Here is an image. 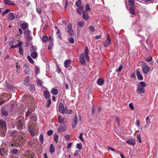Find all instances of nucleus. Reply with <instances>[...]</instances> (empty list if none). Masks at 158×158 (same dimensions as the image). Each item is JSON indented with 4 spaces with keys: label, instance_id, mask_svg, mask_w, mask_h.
Returning <instances> with one entry per match:
<instances>
[{
    "label": "nucleus",
    "instance_id": "nucleus-42",
    "mask_svg": "<svg viewBox=\"0 0 158 158\" xmlns=\"http://www.w3.org/2000/svg\"><path fill=\"white\" fill-rule=\"evenodd\" d=\"M149 119V116H148L146 117V120H145L146 123H147V124H146V125H145V127H148V124L149 123H150V122H148Z\"/></svg>",
    "mask_w": 158,
    "mask_h": 158
},
{
    "label": "nucleus",
    "instance_id": "nucleus-6",
    "mask_svg": "<svg viewBox=\"0 0 158 158\" xmlns=\"http://www.w3.org/2000/svg\"><path fill=\"white\" fill-rule=\"evenodd\" d=\"M111 40L109 35H107V39L104 44V46L105 47H108L110 44Z\"/></svg>",
    "mask_w": 158,
    "mask_h": 158
},
{
    "label": "nucleus",
    "instance_id": "nucleus-14",
    "mask_svg": "<svg viewBox=\"0 0 158 158\" xmlns=\"http://www.w3.org/2000/svg\"><path fill=\"white\" fill-rule=\"evenodd\" d=\"M84 8V7L83 6L81 5L80 6L78 7V8L77 9V12L78 13V14L80 15L81 14L82 12H83V9Z\"/></svg>",
    "mask_w": 158,
    "mask_h": 158
},
{
    "label": "nucleus",
    "instance_id": "nucleus-52",
    "mask_svg": "<svg viewBox=\"0 0 158 158\" xmlns=\"http://www.w3.org/2000/svg\"><path fill=\"white\" fill-rule=\"evenodd\" d=\"M53 133V131L52 130H49L47 132V134L48 135H50L52 134Z\"/></svg>",
    "mask_w": 158,
    "mask_h": 158
},
{
    "label": "nucleus",
    "instance_id": "nucleus-58",
    "mask_svg": "<svg viewBox=\"0 0 158 158\" xmlns=\"http://www.w3.org/2000/svg\"><path fill=\"white\" fill-rule=\"evenodd\" d=\"M107 148L108 149L110 150H111L112 151H115V149H114V148H112L111 147H109V146H107Z\"/></svg>",
    "mask_w": 158,
    "mask_h": 158
},
{
    "label": "nucleus",
    "instance_id": "nucleus-33",
    "mask_svg": "<svg viewBox=\"0 0 158 158\" xmlns=\"http://www.w3.org/2000/svg\"><path fill=\"white\" fill-rule=\"evenodd\" d=\"M58 122L61 124H63L64 123V119L61 117H58Z\"/></svg>",
    "mask_w": 158,
    "mask_h": 158
},
{
    "label": "nucleus",
    "instance_id": "nucleus-45",
    "mask_svg": "<svg viewBox=\"0 0 158 158\" xmlns=\"http://www.w3.org/2000/svg\"><path fill=\"white\" fill-rule=\"evenodd\" d=\"M19 51L20 54L21 55H23V51L22 47H21L19 48Z\"/></svg>",
    "mask_w": 158,
    "mask_h": 158
},
{
    "label": "nucleus",
    "instance_id": "nucleus-3",
    "mask_svg": "<svg viewBox=\"0 0 158 158\" xmlns=\"http://www.w3.org/2000/svg\"><path fill=\"white\" fill-rule=\"evenodd\" d=\"M22 139H13V142L11 144L12 147H17L20 146Z\"/></svg>",
    "mask_w": 158,
    "mask_h": 158
},
{
    "label": "nucleus",
    "instance_id": "nucleus-32",
    "mask_svg": "<svg viewBox=\"0 0 158 158\" xmlns=\"http://www.w3.org/2000/svg\"><path fill=\"white\" fill-rule=\"evenodd\" d=\"M134 8L133 6H130V13L132 15H135Z\"/></svg>",
    "mask_w": 158,
    "mask_h": 158
},
{
    "label": "nucleus",
    "instance_id": "nucleus-12",
    "mask_svg": "<svg viewBox=\"0 0 158 158\" xmlns=\"http://www.w3.org/2000/svg\"><path fill=\"white\" fill-rule=\"evenodd\" d=\"M7 19L9 20H13L15 19V16L12 13H10L7 16Z\"/></svg>",
    "mask_w": 158,
    "mask_h": 158
},
{
    "label": "nucleus",
    "instance_id": "nucleus-54",
    "mask_svg": "<svg viewBox=\"0 0 158 158\" xmlns=\"http://www.w3.org/2000/svg\"><path fill=\"white\" fill-rule=\"evenodd\" d=\"M23 44V42H19L17 44H16L17 47H19V48L22 47L21 46Z\"/></svg>",
    "mask_w": 158,
    "mask_h": 158
},
{
    "label": "nucleus",
    "instance_id": "nucleus-43",
    "mask_svg": "<svg viewBox=\"0 0 158 158\" xmlns=\"http://www.w3.org/2000/svg\"><path fill=\"white\" fill-rule=\"evenodd\" d=\"M81 4V1L80 0H78L75 3L77 7H79L80 6Z\"/></svg>",
    "mask_w": 158,
    "mask_h": 158
},
{
    "label": "nucleus",
    "instance_id": "nucleus-34",
    "mask_svg": "<svg viewBox=\"0 0 158 158\" xmlns=\"http://www.w3.org/2000/svg\"><path fill=\"white\" fill-rule=\"evenodd\" d=\"M76 147L79 150H81L82 148V145L81 143L77 144Z\"/></svg>",
    "mask_w": 158,
    "mask_h": 158
},
{
    "label": "nucleus",
    "instance_id": "nucleus-48",
    "mask_svg": "<svg viewBox=\"0 0 158 158\" xmlns=\"http://www.w3.org/2000/svg\"><path fill=\"white\" fill-rule=\"evenodd\" d=\"M90 8L88 4H87L86 6L85 7V10L86 11H90Z\"/></svg>",
    "mask_w": 158,
    "mask_h": 158
},
{
    "label": "nucleus",
    "instance_id": "nucleus-53",
    "mask_svg": "<svg viewBox=\"0 0 158 158\" xmlns=\"http://www.w3.org/2000/svg\"><path fill=\"white\" fill-rule=\"evenodd\" d=\"M129 106L131 110H134V106H133V105L132 103H130L129 104Z\"/></svg>",
    "mask_w": 158,
    "mask_h": 158
},
{
    "label": "nucleus",
    "instance_id": "nucleus-4",
    "mask_svg": "<svg viewBox=\"0 0 158 158\" xmlns=\"http://www.w3.org/2000/svg\"><path fill=\"white\" fill-rule=\"evenodd\" d=\"M68 31L69 35L71 36H73L74 35V34L73 29L72 27V24L69 23L67 28Z\"/></svg>",
    "mask_w": 158,
    "mask_h": 158
},
{
    "label": "nucleus",
    "instance_id": "nucleus-13",
    "mask_svg": "<svg viewBox=\"0 0 158 158\" xmlns=\"http://www.w3.org/2000/svg\"><path fill=\"white\" fill-rule=\"evenodd\" d=\"M4 3L8 5H14L15 4V3L12 2L10 0H4Z\"/></svg>",
    "mask_w": 158,
    "mask_h": 158
},
{
    "label": "nucleus",
    "instance_id": "nucleus-1",
    "mask_svg": "<svg viewBox=\"0 0 158 158\" xmlns=\"http://www.w3.org/2000/svg\"><path fill=\"white\" fill-rule=\"evenodd\" d=\"M146 86V83L143 81H141L138 85L137 91L140 93H143L145 92V89Z\"/></svg>",
    "mask_w": 158,
    "mask_h": 158
},
{
    "label": "nucleus",
    "instance_id": "nucleus-21",
    "mask_svg": "<svg viewBox=\"0 0 158 158\" xmlns=\"http://www.w3.org/2000/svg\"><path fill=\"white\" fill-rule=\"evenodd\" d=\"M24 39L27 41H31L32 40V36L30 35H25Z\"/></svg>",
    "mask_w": 158,
    "mask_h": 158
},
{
    "label": "nucleus",
    "instance_id": "nucleus-55",
    "mask_svg": "<svg viewBox=\"0 0 158 158\" xmlns=\"http://www.w3.org/2000/svg\"><path fill=\"white\" fill-rule=\"evenodd\" d=\"M36 10L37 12L39 13L40 14L42 12L41 10V9L39 7H37L36 8Z\"/></svg>",
    "mask_w": 158,
    "mask_h": 158
},
{
    "label": "nucleus",
    "instance_id": "nucleus-59",
    "mask_svg": "<svg viewBox=\"0 0 158 158\" xmlns=\"http://www.w3.org/2000/svg\"><path fill=\"white\" fill-rule=\"evenodd\" d=\"M14 40L13 39L11 40L9 42V45H12L14 43Z\"/></svg>",
    "mask_w": 158,
    "mask_h": 158
},
{
    "label": "nucleus",
    "instance_id": "nucleus-60",
    "mask_svg": "<svg viewBox=\"0 0 158 158\" xmlns=\"http://www.w3.org/2000/svg\"><path fill=\"white\" fill-rule=\"evenodd\" d=\"M78 152H80L79 151H78L77 150L76 152L74 153V155L75 156H78Z\"/></svg>",
    "mask_w": 158,
    "mask_h": 158
},
{
    "label": "nucleus",
    "instance_id": "nucleus-9",
    "mask_svg": "<svg viewBox=\"0 0 158 158\" xmlns=\"http://www.w3.org/2000/svg\"><path fill=\"white\" fill-rule=\"evenodd\" d=\"M71 63V61L70 60L68 59L65 60L64 63V67L67 68H69Z\"/></svg>",
    "mask_w": 158,
    "mask_h": 158
},
{
    "label": "nucleus",
    "instance_id": "nucleus-25",
    "mask_svg": "<svg viewBox=\"0 0 158 158\" xmlns=\"http://www.w3.org/2000/svg\"><path fill=\"white\" fill-rule=\"evenodd\" d=\"M0 125L2 127L3 129H5L6 127V123L2 120L0 121Z\"/></svg>",
    "mask_w": 158,
    "mask_h": 158
},
{
    "label": "nucleus",
    "instance_id": "nucleus-28",
    "mask_svg": "<svg viewBox=\"0 0 158 158\" xmlns=\"http://www.w3.org/2000/svg\"><path fill=\"white\" fill-rule=\"evenodd\" d=\"M2 113L3 116H6L8 115V113L7 110H6L4 108L2 109Z\"/></svg>",
    "mask_w": 158,
    "mask_h": 158
},
{
    "label": "nucleus",
    "instance_id": "nucleus-38",
    "mask_svg": "<svg viewBox=\"0 0 158 158\" xmlns=\"http://www.w3.org/2000/svg\"><path fill=\"white\" fill-rule=\"evenodd\" d=\"M27 58L28 59L29 61L31 64H33L34 63V61L32 60V59L31 58V56H27Z\"/></svg>",
    "mask_w": 158,
    "mask_h": 158
},
{
    "label": "nucleus",
    "instance_id": "nucleus-19",
    "mask_svg": "<svg viewBox=\"0 0 158 158\" xmlns=\"http://www.w3.org/2000/svg\"><path fill=\"white\" fill-rule=\"evenodd\" d=\"M29 76H27L25 78L24 81V83L26 85H28L30 84V80H29Z\"/></svg>",
    "mask_w": 158,
    "mask_h": 158
},
{
    "label": "nucleus",
    "instance_id": "nucleus-8",
    "mask_svg": "<svg viewBox=\"0 0 158 158\" xmlns=\"http://www.w3.org/2000/svg\"><path fill=\"white\" fill-rule=\"evenodd\" d=\"M64 109H65V108H64L63 105L61 103H60V104L59 106V111L60 113H65Z\"/></svg>",
    "mask_w": 158,
    "mask_h": 158
},
{
    "label": "nucleus",
    "instance_id": "nucleus-37",
    "mask_svg": "<svg viewBox=\"0 0 158 158\" xmlns=\"http://www.w3.org/2000/svg\"><path fill=\"white\" fill-rule=\"evenodd\" d=\"M123 67L122 65H120L119 67L117 69H116V71L117 72H120L122 70Z\"/></svg>",
    "mask_w": 158,
    "mask_h": 158
},
{
    "label": "nucleus",
    "instance_id": "nucleus-16",
    "mask_svg": "<svg viewBox=\"0 0 158 158\" xmlns=\"http://www.w3.org/2000/svg\"><path fill=\"white\" fill-rule=\"evenodd\" d=\"M24 70L26 73L29 74L30 73V69L27 64H25L24 66Z\"/></svg>",
    "mask_w": 158,
    "mask_h": 158
},
{
    "label": "nucleus",
    "instance_id": "nucleus-40",
    "mask_svg": "<svg viewBox=\"0 0 158 158\" xmlns=\"http://www.w3.org/2000/svg\"><path fill=\"white\" fill-rule=\"evenodd\" d=\"M30 89L31 91L33 92L35 91V88L34 85H31L30 86Z\"/></svg>",
    "mask_w": 158,
    "mask_h": 158
},
{
    "label": "nucleus",
    "instance_id": "nucleus-29",
    "mask_svg": "<svg viewBox=\"0 0 158 158\" xmlns=\"http://www.w3.org/2000/svg\"><path fill=\"white\" fill-rule=\"evenodd\" d=\"M49 150L50 152L52 153H53L54 152L55 148L53 144H51Z\"/></svg>",
    "mask_w": 158,
    "mask_h": 158
},
{
    "label": "nucleus",
    "instance_id": "nucleus-36",
    "mask_svg": "<svg viewBox=\"0 0 158 158\" xmlns=\"http://www.w3.org/2000/svg\"><path fill=\"white\" fill-rule=\"evenodd\" d=\"M65 113L68 114H70L71 113L72 110H68L67 108L65 107L64 109Z\"/></svg>",
    "mask_w": 158,
    "mask_h": 158
},
{
    "label": "nucleus",
    "instance_id": "nucleus-23",
    "mask_svg": "<svg viewBox=\"0 0 158 158\" xmlns=\"http://www.w3.org/2000/svg\"><path fill=\"white\" fill-rule=\"evenodd\" d=\"M78 121V118L77 116H75L74 118V121H73V123L72 127L74 128L76 126V124L77 123Z\"/></svg>",
    "mask_w": 158,
    "mask_h": 158
},
{
    "label": "nucleus",
    "instance_id": "nucleus-47",
    "mask_svg": "<svg viewBox=\"0 0 158 158\" xmlns=\"http://www.w3.org/2000/svg\"><path fill=\"white\" fill-rule=\"evenodd\" d=\"M11 152L13 154H16L18 153V150L17 149H13Z\"/></svg>",
    "mask_w": 158,
    "mask_h": 158
},
{
    "label": "nucleus",
    "instance_id": "nucleus-10",
    "mask_svg": "<svg viewBox=\"0 0 158 158\" xmlns=\"http://www.w3.org/2000/svg\"><path fill=\"white\" fill-rule=\"evenodd\" d=\"M53 40L51 36L49 37V44L48 46V49L50 50L52 49L53 45Z\"/></svg>",
    "mask_w": 158,
    "mask_h": 158
},
{
    "label": "nucleus",
    "instance_id": "nucleus-7",
    "mask_svg": "<svg viewBox=\"0 0 158 158\" xmlns=\"http://www.w3.org/2000/svg\"><path fill=\"white\" fill-rule=\"evenodd\" d=\"M66 129V127L65 125H61L57 127V130L58 132H62L65 131Z\"/></svg>",
    "mask_w": 158,
    "mask_h": 158
},
{
    "label": "nucleus",
    "instance_id": "nucleus-44",
    "mask_svg": "<svg viewBox=\"0 0 158 158\" xmlns=\"http://www.w3.org/2000/svg\"><path fill=\"white\" fill-rule=\"evenodd\" d=\"M68 41L71 44H73L74 42V39L73 37H70Z\"/></svg>",
    "mask_w": 158,
    "mask_h": 158
},
{
    "label": "nucleus",
    "instance_id": "nucleus-5",
    "mask_svg": "<svg viewBox=\"0 0 158 158\" xmlns=\"http://www.w3.org/2000/svg\"><path fill=\"white\" fill-rule=\"evenodd\" d=\"M79 60L81 63L84 65L86 64L84 58V54L83 53H81L79 56Z\"/></svg>",
    "mask_w": 158,
    "mask_h": 158
},
{
    "label": "nucleus",
    "instance_id": "nucleus-20",
    "mask_svg": "<svg viewBox=\"0 0 158 158\" xmlns=\"http://www.w3.org/2000/svg\"><path fill=\"white\" fill-rule=\"evenodd\" d=\"M104 80L103 79L100 78L97 80V83L99 85H102L104 83Z\"/></svg>",
    "mask_w": 158,
    "mask_h": 158
},
{
    "label": "nucleus",
    "instance_id": "nucleus-31",
    "mask_svg": "<svg viewBox=\"0 0 158 158\" xmlns=\"http://www.w3.org/2000/svg\"><path fill=\"white\" fill-rule=\"evenodd\" d=\"M135 4V0H129L128 1V4L131 6H132Z\"/></svg>",
    "mask_w": 158,
    "mask_h": 158
},
{
    "label": "nucleus",
    "instance_id": "nucleus-18",
    "mask_svg": "<svg viewBox=\"0 0 158 158\" xmlns=\"http://www.w3.org/2000/svg\"><path fill=\"white\" fill-rule=\"evenodd\" d=\"M21 27L23 30H24L28 28V25L27 23L25 22L21 24Z\"/></svg>",
    "mask_w": 158,
    "mask_h": 158
},
{
    "label": "nucleus",
    "instance_id": "nucleus-64",
    "mask_svg": "<svg viewBox=\"0 0 158 158\" xmlns=\"http://www.w3.org/2000/svg\"><path fill=\"white\" fill-rule=\"evenodd\" d=\"M31 113V112L30 111H29V110L28 109V110H27V111L26 114V115L27 116H29V114Z\"/></svg>",
    "mask_w": 158,
    "mask_h": 158
},
{
    "label": "nucleus",
    "instance_id": "nucleus-49",
    "mask_svg": "<svg viewBox=\"0 0 158 158\" xmlns=\"http://www.w3.org/2000/svg\"><path fill=\"white\" fill-rule=\"evenodd\" d=\"M115 121L117 122L118 126L120 125L119 122L120 121V120L119 118H118L117 117H115Z\"/></svg>",
    "mask_w": 158,
    "mask_h": 158
},
{
    "label": "nucleus",
    "instance_id": "nucleus-22",
    "mask_svg": "<svg viewBox=\"0 0 158 158\" xmlns=\"http://www.w3.org/2000/svg\"><path fill=\"white\" fill-rule=\"evenodd\" d=\"M42 40L43 43H47L49 41V37L48 38L47 36H44L42 37Z\"/></svg>",
    "mask_w": 158,
    "mask_h": 158
},
{
    "label": "nucleus",
    "instance_id": "nucleus-2",
    "mask_svg": "<svg viewBox=\"0 0 158 158\" xmlns=\"http://www.w3.org/2000/svg\"><path fill=\"white\" fill-rule=\"evenodd\" d=\"M139 63L141 64V65L143 66L142 68L143 73L145 74H147L149 71L150 68L147 65V64L145 63L143 61H140Z\"/></svg>",
    "mask_w": 158,
    "mask_h": 158
},
{
    "label": "nucleus",
    "instance_id": "nucleus-51",
    "mask_svg": "<svg viewBox=\"0 0 158 158\" xmlns=\"http://www.w3.org/2000/svg\"><path fill=\"white\" fill-rule=\"evenodd\" d=\"M51 100L50 99H49L48 100L47 104L46 106L47 107H49L51 104Z\"/></svg>",
    "mask_w": 158,
    "mask_h": 158
},
{
    "label": "nucleus",
    "instance_id": "nucleus-15",
    "mask_svg": "<svg viewBox=\"0 0 158 158\" xmlns=\"http://www.w3.org/2000/svg\"><path fill=\"white\" fill-rule=\"evenodd\" d=\"M126 143L130 145H133L135 144V139H130L126 141Z\"/></svg>",
    "mask_w": 158,
    "mask_h": 158
},
{
    "label": "nucleus",
    "instance_id": "nucleus-27",
    "mask_svg": "<svg viewBox=\"0 0 158 158\" xmlns=\"http://www.w3.org/2000/svg\"><path fill=\"white\" fill-rule=\"evenodd\" d=\"M31 57L34 59H35L37 56V53L35 52H33L31 54Z\"/></svg>",
    "mask_w": 158,
    "mask_h": 158
},
{
    "label": "nucleus",
    "instance_id": "nucleus-50",
    "mask_svg": "<svg viewBox=\"0 0 158 158\" xmlns=\"http://www.w3.org/2000/svg\"><path fill=\"white\" fill-rule=\"evenodd\" d=\"M152 57L151 56L148 57L145 59V60L148 62H150L152 61Z\"/></svg>",
    "mask_w": 158,
    "mask_h": 158
},
{
    "label": "nucleus",
    "instance_id": "nucleus-41",
    "mask_svg": "<svg viewBox=\"0 0 158 158\" xmlns=\"http://www.w3.org/2000/svg\"><path fill=\"white\" fill-rule=\"evenodd\" d=\"M89 49L87 47H86L85 48V55H88Z\"/></svg>",
    "mask_w": 158,
    "mask_h": 158
},
{
    "label": "nucleus",
    "instance_id": "nucleus-57",
    "mask_svg": "<svg viewBox=\"0 0 158 158\" xmlns=\"http://www.w3.org/2000/svg\"><path fill=\"white\" fill-rule=\"evenodd\" d=\"M72 143H68L67 146V148L68 149L70 148H71Z\"/></svg>",
    "mask_w": 158,
    "mask_h": 158
},
{
    "label": "nucleus",
    "instance_id": "nucleus-26",
    "mask_svg": "<svg viewBox=\"0 0 158 158\" xmlns=\"http://www.w3.org/2000/svg\"><path fill=\"white\" fill-rule=\"evenodd\" d=\"M44 95L45 98H49V92L47 91H44Z\"/></svg>",
    "mask_w": 158,
    "mask_h": 158
},
{
    "label": "nucleus",
    "instance_id": "nucleus-63",
    "mask_svg": "<svg viewBox=\"0 0 158 158\" xmlns=\"http://www.w3.org/2000/svg\"><path fill=\"white\" fill-rule=\"evenodd\" d=\"M29 144L31 145H32L33 144V142H32V139H31V140H30L29 141Z\"/></svg>",
    "mask_w": 158,
    "mask_h": 158
},
{
    "label": "nucleus",
    "instance_id": "nucleus-17",
    "mask_svg": "<svg viewBox=\"0 0 158 158\" xmlns=\"http://www.w3.org/2000/svg\"><path fill=\"white\" fill-rule=\"evenodd\" d=\"M82 14H83L82 16L83 18L85 20H86L89 18L88 15L85 10L83 11Z\"/></svg>",
    "mask_w": 158,
    "mask_h": 158
},
{
    "label": "nucleus",
    "instance_id": "nucleus-30",
    "mask_svg": "<svg viewBox=\"0 0 158 158\" xmlns=\"http://www.w3.org/2000/svg\"><path fill=\"white\" fill-rule=\"evenodd\" d=\"M51 93L52 94L55 95L57 94L58 91L57 89L55 88H53L51 90Z\"/></svg>",
    "mask_w": 158,
    "mask_h": 158
},
{
    "label": "nucleus",
    "instance_id": "nucleus-46",
    "mask_svg": "<svg viewBox=\"0 0 158 158\" xmlns=\"http://www.w3.org/2000/svg\"><path fill=\"white\" fill-rule=\"evenodd\" d=\"M89 30L91 31H94L95 30L94 27L92 26H90L89 27Z\"/></svg>",
    "mask_w": 158,
    "mask_h": 158
},
{
    "label": "nucleus",
    "instance_id": "nucleus-56",
    "mask_svg": "<svg viewBox=\"0 0 158 158\" xmlns=\"http://www.w3.org/2000/svg\"><path fill=\"white\" fill-rule=\"evenodd\" d=\"M29 132L34 131L33 127L32 126H31L29 127Z\"/></svg>",
    "mask_w": 158,
    "mask_h": 158
},
{
    "label": "nucleus",
    "instance_id": "nucleus-24",
    "mask_svg": "<svg viewBox=\"0 0 158 158\" xmlns=\"http://www.w3.org/2000/svg\"><path fill=\"white\" fill-rule=\"evenodd\" d=\"M77 25L80 27H82L85 25V22L81 21H79L77 23Z\"/></svg>",
    "mask_w": 158,
    "mask_h": 158
},
{
    "label": "nucleus",
    "instance_id": "nucleus-39",
    "mask_svg": "<svg viewBox=\"0 0 158 158\" xmlns=\"http://www.w3.org/2000/svg\"><path fill=\"white\" fill-rule=\"evenodd\" d=\"M24 34L25 35H31V31L29 30H27L24 31Z\"/></svg>",
    "mask_w": 158,
    "mask_h": 158
},
{
    "label": "nucleus",
    "instance_id": "nucleus-61",
    "mask_svg": "<svg viewBox=\"0 0 158 158\" xmlns=\"http://www.w3.org/2000/svg\"><path fill=\"white\" fill-rule=\"evenodd\" d=\"M136 125L138 127L140 126L139 122V120H137L135 122Z\"/></svg>",
    "mask_w": 158,
    "mask_h": 158
},
{
    "label": "nucleus",
    "instance_id": "nucleus-11",
    "mask_svg": "<svg viewBox=\"0 0 158 158\" xmlns=\"http://www.w3.org/2000/svg\"><path fill=\"white\" fill-rule=\"evenodd\" d=\"M136 75L138 78L140 80L143 79V77L140 73V69H137Z\"/></svg>",
    "mask_w": 158,
    "mask_h": 158
},
{
    "label": "nucleus",
    "instance_id": "nucleus-62",
    "mask_svg": "<svg viewBox=\"0 0 158 158\" xmlns=\"http://www.w3.org/2000/svg\"><path fill=\"white\" fill-rule=\"evenodd\" d=\"M85 58L88 61H89L90 60V58H89V56H88V55H85Z\"/></svg>",
    "mask_w": 158,
    "mask_h": 158
},
{
    "label": "nucleus",
    "instance_id": "nucleus-35",
    "mask_svg": "<svg viewBox=\"0 0 158 158\" xmlns=\"http://www.w3.org/2000/svg\"><path fill=\"white\" fill-rule=\"evenodd\" d=\"M17 131H14L11 132L10 135L12 136H15L17 134Z\"/></svg>",
    "mask_w": 158,
    "mask_h": 158
}]
</instances>
